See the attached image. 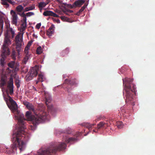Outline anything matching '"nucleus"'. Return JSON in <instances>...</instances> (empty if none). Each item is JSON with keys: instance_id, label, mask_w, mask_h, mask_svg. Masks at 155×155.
I'll use <instances>...</instances> for the list:
<instances>
[{"instance_id": "3", "label": "nucleus", "mask_w": 155, "mask_h": 155, "mask_svg": "<svg viewBox=\"0 0 155 155\" xmlns=\"http://www.w3.org/2000/svg\"><path fill=\"white\" fill-rule=\"evenodd\" d=\"M66 146V145L64 143H52L46 148L39 149L37 152V155H51L58 151H60L64 149Z\"/></svg>"}, {"instance_id": "44", "label": "nucleus", "mask_w": 155, "mask_h": 155, "mask_svg": "<svg viewBox=\"0 0 155 155\" xmlns=\"http://www.w3.org/2000/svg\"><path fill=\"white\" fill-rule=\"evenodd\" d=\"M50 102V100H48L47 98H46V104H48V103H49V102Z\"/></svg>"}, {"instance_id": "19", "label": "nucleus", "mask_w": 155, "mask_h": 155, "mask_svg": "<svg viewBox=\"0 0 155 155\" xmlns=\"http://www.w3.org/2000/svg\"><path fill=\"white\" fill-rule=\"evenodd\" d=\"M22 23L21 24V29L20 31H24L26 27V20H22L21 21Z\"/></svg>"}, {"instance_id": "51", "label": "nucleus", "mask_w": 155, "mask_h": 155, "mask_svg": "<svg viewBox=\"0 0 155 155\" xmlns=\"http://www.w3.org/2000/svg\"><path fill=\"white\" fill-rule=\"evenodd\" d=\"M102 117L101 116H100L97 118V120H100L101 119Z\"/></svg>"}, {"instance_id": "42", "label": "nucleus", "mask_w": 155, "mask_h": 155, "mask_svg": "<svg viewBox=\"0 0 155 155\" xmlns=\"http://www.w3.org/2000/svg\"><path fill=\"white\" fill-rule=\"evenodd\" d=\"M65 10L67 12H68L69 13H72L73 12V11L68 9H66Z\"/></svg>"}, {"instance_id": "17", "label": "nucleus", "mask_w": 155, "mask_h": 155, "mask_svg": "<svg viewBox=\"0 0 155 155\" xmlns=\"http://www.w3.org/2000/svg\"><path fill=\"white\" fill-rule=\"evenodd\" d=\"M54 28L53 25H51L47 31L46 34L47 35L50 36L52 35L54 32Z\"/></svg>"}, {"instance_id": "33", "label": "nucleus", "mask_w": 155, "mask_h": 155, "mask_svg": "<svg viewBox=\"0 0 155 155\" xmlns=\"http://www.w3.org/2000/svg\"><path fill=\"white\" fill-rule=\"evenodd\" d=\"M60 18L63 21H69V19L66 17H65L64 16H61Z\"/></svg>"}, {"instance_id": "54", "label": "nucleus", "mask_w": 155, "mask_h": 155, "mask_svg": "<svg viewBox=\"0 0 155 155\" xmlns=\"http://www.w3.org/2000/svg\"><path fill=\"white\" fill-rule=\"evenodd\" d=\"M69 83L70 84H72V82H71V81H70L69 82ZM74 83H72V84H74Z\"/></svg>"}, {"instance_id": "9", "label": "nucleus", "mask_w": 155, "mask_h": 155, "mask_svg": "<svg viewBox=\"0 0 155 155\" xmlns=\"http://www.w3.org/2000/svg\"><path fill=\"white\" fill-rule=\"evenodd\" d=\"M1 4L2 5L4 8H8L9 7V5L8 3L14 5L15 4V2L12 0H1Z\"/></svg>"}, {"instance_id": "23", "label": "nucleus", "mask_w": 155, "mask_h": 155, "mask_svg": "<svg viewBox=\"0 0 155 155\" xmlns=\"http://www.w3.org/2000/svg\"><path fill=\"white\" fill-rule=\"evenodd\" d=\"M23 9L24 8L21 5H19L16 8V11L17 13H21Z\"/></svg>"}, {"instance_id": "29", "label": "nucleus", "mask_w": 155, "mask_h": 155, "mask_svg": "<svg viewBox=\"0 0 155 155\" xmlns=\"http://www.w3.org/2000/svg\"><path fill=\"white\" fill-rule=\"evenodd\" d=\"M8 31L10 32L12 38H13L15 35V31L13 30V29L12 28H9V30H8Z\"/></svg>"}, {"instance_id": "30", "label": "nucleus", "mask_w": 155, "mask_h": 155, "mask_svg": "<svg viewBox=\"0 0 155 155\" xmlns=\"http://www.w3.org/2000/svg\"><path fill=\"white\" fill-rule=\"evenodd\" d=\"M36 52L38 54H40L42 53V50L41 46H39L37 48Z\"/></svg>"}, {"instance_id": "52", "label": "nucleus", "mask_w": 155, "mask_h": 155, "mask_svg": "<svg viewBox=\"0 0 155 155\" xmlns=\"http://www.w3.org/2000/svg\"><path fill=\"white\" fill-rule=\"evenodd\" d=\"M65 13L68 15H69V14H68V12H67L65 10V12H64Z\"/></svg>"}, {"instance_id": "26", "label": "nucleus", "mask_w": 155, "mask_h": 155, "mask_svg": "<svg viewBox=\"0 0 155 155\" xmlns=\"http://www.w3.org/2000/svg\"><path fill=\"white\" fill-rule=\"evenodd\" d=\"M47 4L46 2H41L39 3L38 5V8H39L45 7Z\"/></svg>"}, {"instance_id": "36", "label": "nucleus", "mask_w": 155, "mask_h": 155, "mask_svg": "<svg viewBox=\"0 0 155 155\" xmlns=\"http://www.w3.org/2000/svg\"><path fill=\"white\" fill-rule=\"evenodd\" d=\"M19 81L18 80H17L15 82V84L16 85L17 87L18 88L20 86V85H19Z\"/></svg>"}, {"instance_id": "11", "label": "nucleus", "mask_w": 155, "mask_h": 155, "mask_svg": "<svg viewBox=\"0 0 155 155\" xmlns=\"http://www.w3.org/2000/svg\"><path fill=\"white\" fill-rule=\"evenodd\" d=\"M10 14L12 16V22L13 24L16 25L17 24L18 17L17 16L18 13L16 12L13 10H11L10 11Z\"/></svg>"}, {"instance_id": "35", "label": "nucleus", "mask_w": 155, "mask_h": 155, "mask_svg": "<svg viewBox=\"0 0 155 155\" xmlns=\"http://www.w3.org/2000/svg\"><path fill=\"white\" fill-rule=\"evenodd\" d=\"M65 133L68 134H70L71 133V129L70 128L68 129L67 130H66L65 131Z\"/></svg>"}, {"instance_id": "43", "label": "nucleus", "mask_w": 155, "mask_h": 155, "mask_svg": "<svg viewBox=\"0 0 155 155\" xmlns=\"http://www.w3.org/2000/svg\"><path fill=\"white\" fill-rule=\"evenodd\" d=\"M69 7L71 8H73L74 7H75V6H74V4H73V5H72L71 4H69L68 5Z\"/></svg>"}, {"instance_id": "1", "label": "nucleus", "mask_w": 155, "mask_h": 155, "mask_svg": "<svg viewBox=\"0 0 155 155\" xmlns=\"http://www.w3.org/2000/svg\"><path fill=\"white\" fill-rule=\"evenodd\" d=\"M10 104H7L8 106L13 112L15 113V117L18 120V125L16 127V130L13 134L12 140L13 144L11 146V149L6 148V152L8 154L12 153L14 150L18 147L21 151L24 148L25 143L24 141H26L28 136L25 130L26 128L25 119L24 115L18 110V107L16 102L10 97L9 99Z\"/></svg>"}, {"instance_id": "47", "label": "nucleus", "mask_w": 155, "mask_h": 155, "mask_svg": "<svg viewBox=\"0 0 155 155\" xmlns=\"http://www.w3.org/2000/svg\"><path fill=\"white\" fill-rule=\"evenodd\" d=\"M56 1L57 2H58L60 4H61L62 3V2L60 1V0H57Z\"/></svg>"}, {"instance_id": "49", "label": "nucleus", "mask_w": 155, "mask_h": 155, "mask_svg": "<svg viewBox=\"0 0 155 155\" xmlns=\"http://www.w3.org/2000/svg\"><path fill=\"white\" fill-rule=\"evenodd\" d=\"M56 1L57 2H58L60 4H61L62 3V2L60 1V0H57Z\"/></svg>"}, {"instance_id": "27", "label": "nucleus", "mask_w": 155, "mask_h": 155, "mask_svg": "<svg viewBox=\"0 0 155 155\" xmlns=\"http://www.w3.org/2000/svg\"><path fill=\"white\" fill-rule=\"evenodd\" d=\"M87 5L86 3L84 4V5L78 11V12L77 13L76 15H79V14L81 12H82L84 9L86 8L87 7Z\"/></svg>"}, {"instance_id": "45", "label": "nucleus", "mask_w": 155, "mask_h": 155, "mask_svg": "<svg viewBox=\"0 0 155 155\" xmlns=\"http://www.w3.org/2000/svg\"><path fill=\"white\" fill-rule=\"evenodd\" d=\"M53 0H46L45 2L47 4H48L49 3L51 2V1Z\"/></svg>"}, {"instance_id": "48", "label": "nucleus", "mask_w": 155, "mask_h": 155, "mask_svg": "<svg viewBox=\"0 0 155 155\" xmlns=\"http://www.w3.org/2000/svg\"><path fill=\"white\" fill-rule=\"evenodd\" d=\"M56 1L57 2H58L60 4H61L62 3V2L60 1V0H57Z\"/></svg>"}, {"instance_id": "32", "label": "nucleus", "mask_w": 155, "mask_h": 155, "mask_svg": "<svg viewBox=\"0 0 155 155\" xmlns=\"http://www.w3.org/2000/svg\"><path fill=\"white\" fill-rule=\"evenodd\" d=\"M18 14L20 15L21 16L23 17V20H26V15L24 13V12H22V13H18Z\"/></svg>"}, {"instance_id": "25", "label": "nucleus", "mask_w": 155, "mask_h": 155, "mask_svg": "<svg viewBox=\"0 0 155 155\" xmlns=\"http://www.w3.org/2000/svg\"><path fill=\"white\" fill-rule=\"evenodd\" d=\"M43 76L41 74H39L38 80L36 81V84H37L38 82H42L43 81Z\"/></svg>"}, {"instance_id": "46", "label": "nucleus", "mask_w": 155, "mask_h": 155, "mask_svg": "<svg viewBox=\"0 0 155 155\" xmlns=\"http://www.w3.org/2000/svg\"><path fill=\"white\" fill-rule=\"evenodd\" d=\"M3 81H6L5 78H2L1 79V81L3 82Z\"/></svg>"}, {"instance_id": "50", "label": "nucleus", "mask_w": 155, "mask_h": 155, "mask_svg": "<svg viewBox=\"0 0 155 155\" xmlns=\"http://www.w3.org/2000/svg\"><path fill=\"white\" fill-rule=\"evenodd\" d=\"M56 1L57 2H58L60 4H61L62 3V2L60 1V0H57Z\"/></svg>"}, {"instance_id": "39", "label": "nucleus", "mask_w": 155, "mask_h": 155, "mask_svg": "<svg viewBox=\"0 0 155 155\" xmlns=\"http://www.w3.org/2000/svg\"><path fill=\"white\" fill-rule=\"evenodd\" d=\"M41 26V23H39L37 24L36 26V28L38 29H39L40 28V26Z\"/></svg>"}, {"instance_id": "21", "label": "nucleus", "mask_w": 155, "mask_h": 155, "mask_svg": "<svg viewBox=\"0 0 155 155\" xmlns=\"http://www.w3.org/2000/svg\"><path fill=\"white\" fill-rule=\"evenodd\" d=\"M95 124H90L88 123H84L82 124V125L83 126L89 129L90 128H91Z\"/></svg>"}, {"instance_id": "13", "label": "nucleus", "mask_w": 155, "mask_h": 155, "mask_svg": "<svg viewBox=\"0 0 155 155\" xmlns=\"http://www.w3.org/2000/svg\"><path fill=\"white\" fill-rule=\"evenodd\" d=\"M63 140L67 143H69L77 141V139L74 137H70L66 136V135H64L63 136Z\"/></svg>"}, {"instance_id": "53", "label": "nucleus", "mask_w": 155, "mask_h": 155, "mask_svg": "<svg viewBox=\"0 0 155 155\" xmlns=\"http://www.w3.org/2000/svg\"><path fill=\"white\" fill-rule=\"evenodd\" d=\"M57 22L58 23H59L60 22V20L59 19H58L57 20Z\"/></svg>"}, {"instance_id": "6", "label": "nucleus", "mask_w": 155, "mask_h": 155, "mask_svg": "<svg viewBox=\"0 0 155 155\" xmlns=\"http://www.w3.org/2000/svg\"><path fill=\"white\" fill-rule=\"evenodd\" d=\"M22 35H21L20 34H18L15 38L16 43V49L18 51V54H20V52L21 50V43L23 41Z\"/></svg>"}, {"instance_id": "34", "label": "nucleus", "mask_w": 155, "mask_h": 155, "mask_svg": "<svg viewBox=\"0 0 155 155\" xmlns=\"http://www.w3.org/2000/svg\"><path fill=\"white\" fill-rule=\"evenodd\" d=\"M34 14L33 12H28V13H27L26 14V15L27 17H29L31 16L32 15H34Z\"/></svg>"}, {"instance_id": "4", "label": "nucleus", "mask_w": 155, "mask_h": 155, "mask_svg": "<svg viewBox=\"0 0 155 155\" xmlns=\"http://www.w3.org/2000/svg\"><path fill=\"white\" fill-rule=\"evenodd\" d=\"M25 116L28 120L32 121L33 124L36 125L47 119L48 114L46 112H42L39 115H36L33 117L31 116V112L28 111L26 113Z\"/></svg>"}, {"instance_id": "56", "label": "nucleus", "mask_w": 155, "mask_h": 155, "mask_svg": "<svg viewBox=\"0 0 155 155\" xmlns=\"http://www.w3.org/2000/svg\"><path fill=\"white\" fill-rule=\"evenodd\" d=\"M93 131L94 132H95V131L94 130H93Z\"/></svg>"}, {"instance_id": "55", "label": "nucleus", "mask_w": 155, "mask_h": 155, "mask_svg": "<svg viewBox=\"0 0 155 155\" xmlns=\"http://www.w3.org/2000/svg\"><path fill=\"white\" fill-rule=\"evenodd\" d=\"M42 8H39L40 10L41 11L42 10Z\"/></svg>"}, {"instance_id": "18", "label": "nucleus", "mask_w": 155, "mask_h": 155, "mask_svg": "<svg viewBox=\"0 0 155 155\" xmlns=\"http://www.w3.org/2000/svg\"><path fill=\"white\" fill-rule=\"evenodd\" d=\"M19 54H18V51L17 50L16 51L15 50L13 49L12 53L11 54V58L14 60H15L16 59V58L17 55L19 56Z\"/></svg>"}, {"instance_id": "15", "label": "nucleus", "mask_w": 155, "mask_h": 155, "mask_svg": "<svg viewBox=\"0 0 155 155\" xmlns=\"http://www.w3.org/2000/svg\"><path fill=\"white\" fill-rule=\"evenodd\" d=\"M43 15L45 16H51L55 17H58L59 16L51 11H47L44 12Z\"/></svg>"}, {"instance_id": "8", "label": "nucleus", "mask_w": 155, "mask_h": 155, "mask_svg": "<svg viewBox=\"0 0 155 155\" xmlns=\"http://www.w3.org/2000/svg\"><path fill=\"white\" fill-rule=\"evenodd\" d=\"M10 54V53L1 51V58L0 59V64L2 67L4 66L5 63V60L7 56Z\"/></svg>"}, {"instance_id": "16", "label": "nucleus", "mask_w": 155, "mask_h": 155, "mask_svg": "<svg viewBox=\"0 0 155 155\" xmlns=\"http://www.w3.org/2000/svg\"><path fill=\"white\" fill-rule=\"evenodd\" d=\"M84 0H78L75 1L74 3V6L80 7L85 2Z\"/></svg>"}, {"instance_id": "7", "label": "nucleus", "mask_w": 155, "mask_h": 155, "mask_svg": "<svg viewBox=\"0 0 155 155\" xmlns=\"http://www.w3.org/2000/svg\"><path fill=\"white\" fill-rule=\"evenodd\" d=\"M38 68L37 65H35L34 67L31 68L26 75L27 79L30 81L33 77L36 76L38 74Z\"/></svg>"}, {"instance_id": "38", "label": "nucleus", "mask_w": 155, "mask_h": 155, "mask_svg": "<svg viewBox=\"0 0 155 155\" xmlns=\"http://www.w3.org/2000/svg\"><path fill=\"white\" fill-rule=\"evenodd\" d=\"M6 84V81H3V82L1 81V83H0L1 86V87H3L4 85H5Z\"/></svg>"}, {"instance_id": "24", "label": "nucleus", "mask_w": 155, "mask_h": 155, "mask_svg": "<svg viewBox=\"0 0 155 155\" xmlns=\"http://www.w3.org/2000/svg\"><path fill=\"white\" fill-rule=\"evenodd\" d=\"M25 56L23 60V62L24 64H26L29 58L30 54H29L28 52L27 53H25Z\"/></svg>"}, {"instance_id": "10", "label": "nucleus", "mask_w": 155, "mask_h": 155, "mask_svg": "<svg viewBox=\"0 0 155 155\" xmlns=\"http://www.w3.org/2000/svg\"><path fill=\"white\" fill-rule=\"evenodd\" d=\"M15 61H11L8 64V66L12 69H10L9 68H8L7 69V71L9 73H14L15 70H14L15 65Z\"/></svg>"}, {"instance_id": "31", "label": "nucleus", "mask_w": 155, "mask_h": 155, "mask_svg": "<svg viewBox=\"0 0 155 155\" xmlns=\"http://www.w3.org/2000/svg\"><path fill=\"white\" fill-rule=\"evenodd\" d=\"M117 125L118 128L119 129H121L123 127L122 122L121 121L117 122Z\"/></svg>"}, {"instance_id": "57", "label": "nucleus", "mask_w": 155, "mask_h": 155, "mask_svg": "<svg viewBox=\"0 0 155 155\" xmlns=\"http://www.w3.org/2000/svg\"><path fill=\"white\" fill-rule=\"evenodd\" d=\"M68 80H67V79H66V80H65V81H67Z\"/></svg>"}, {"instance_id": "2", "label": "nucleus", "mask_w": 155, "mask_h": 155, "mask_svg": "<svg viewBox=\"0 0 155 155\" xmlns=\"http://www.w3.org/2000/svg\"><path fill=\"white\" fill-rule=\"evenodd\" d=\"M123 81L124 84V91L125 92V102L127 104L134 106L135 104L133 95L136 93V88L135 85L132 84L133 79L125 78L123 79ZM123 94H124V91Z\"/></svg>"}, {"instance_id": "28", "label": "nucleus", "mask_w": 155, "mask_h": 155, "mask_svg": "<svg viewBox=\"0 0 155 155\" xmlns=\"http://www.w3.org/2000/svg\"><path fill=\"white\" fill-rule=\"evenodd\" d=\"M35 6L34 5H32L29 7H27L25 8V12H28L30 10H31L33 9H34L35 8Z\"/></svg>"}, {"instance_id": "5", "label": "nucleus", "mask_w": 155, "mask_h": 155, "mask_svg": "<svg viewBox=\"0 0 155 155\" xmlns=\"http://www.w3.org/2000/svg\"><path fill=\"white\" fill-rule=\"evenodd\" d=\"M5 36L4 43L2 47V51L10 53L8 46L11 44V41L8 36V32H6L5 34Z\"/></svg>"}, {"instance_id": "22", "label": "nucleus", "mask_w": 155, "mask_h": 155, "mask_svg": "<svg viewBox=\"0 0 155 155\" xmlns=\"http://www.w3.org/2000/svg\"><path fill=\"white\" fill-rule=\"evenodd\" d=\"M32 43V42L31 41H30L28 42V43L27 46L25 47V50H24V52L25 53H27L28 52V50L29 49V48L30 47V46L31 45V43Z\"/></svg>"}, {"instance_id": "58", "label": "nucleus", "mask_w": 155, "mask_h": 155, "mask_svg": "<svg viewBox=\"0 0 155 155\" xmlns=\"http://www.w3.org/2000/svg\"><path fill=\"white\" fill-rule=\"evenodd\" d=\"M63 5H65V4L64 3H63Z\"/></svg>"}, {"instance_id": "41", "label": "nucleus", "mask_w": 155, "mask_h": 155, "mask_svg": "<svg viewBox=\"0 0 155 155\" xmlns=\"http://www.w3.org/2000/svg\"><path fill=\"white\" fill-rule=\"evenodd\" d=\"M81 135V133H80L79 132H77L76 134V136L77 137H78L80 136Z\"/></svg>"}, {"instance_id": "40", "label": "nucleus", "mask_w": 155, "mask_h": 155, "mask_svg": "<svg viewBox=\"0 0 155 155\" xmlns=\"http://www.w3.org/2000/svg\"><path fill=\"white\" fill-rule=\"evenodd\" d=\"M69 52V49L68 48H67L65 49L63 51V53H65L66 54H68Z\"/></svg>"}, {"instance_id": "12", "label": "nucleus", "mask_w": 155, "mask_h": 155, "mask_svg": "<svg viewBox=\"0 0 155 155\" xmlns=\"http://www.w3.org/2000/svg\"><path fill=\"white\" fill-rule=\"evenodd\" d=\"M8 87L9 90L10 94H13V79L12 77L10 78Z\"/></svg>"}, {"instance_id": "20", "label": "nucleus", "mask_w": 155, "mask_h": 155, "mask_svg": "<svg viewBox=\"0 0 155 155\" xmlns=\"http://www.w3.org/2000/svg\"><path fill=\"white\" fill-rule=\"evenodd\" d=\"M107 126V124L103 121L100 122L99 124H97V128L99 129L102 128L106 127Z\"/></svg>"}, {"instance_id": "14", "label": "nucleus", "mask_w": 155, "mask_h": 155, "mask_svg": "<svg viewBox=\"0 0 155 155\" xmlns=\"http://www.w3.org/2000/svg\"><path fill=\"white\" fill-rule=\"evenodd\" d=\"M23 104L28 109L35 112L34 106L31 104L26 101H24L23 102Z\"/></svg>"}, {"instance_id": "37", "label": "nucleus", "mask_w": 155, "mask_h": 155, "mask_svg": "<svg viewBox=\"0 0 155 155\" xmlns=\"http://www.w3.org/2000/svg\"><path fill=\"white\" fill-rule=\"evenodd\" d=\"M5 23L6 24V28L7 29V31L8 30H9V28H10V24L9 23L7 22H5Z\"/></svg>"}]
</instances>
